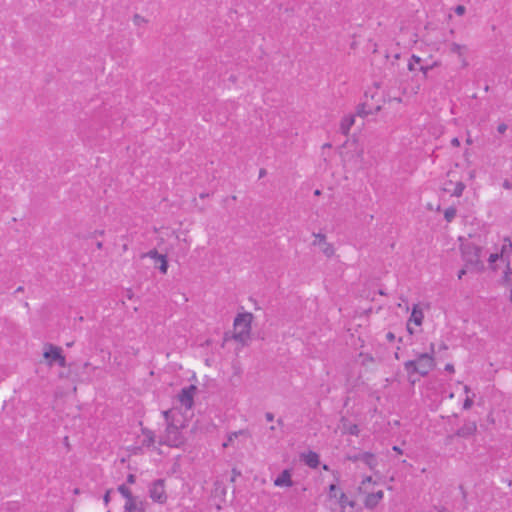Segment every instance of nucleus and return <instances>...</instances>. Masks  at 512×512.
<instances>
[{
    "label": "nucleus",
    "instance_id": "obj_13",
    "mask_svg": "<svg viewBox=\"0 0 512 512\" xmlns=\"http://www.w3.org/2000/svg\"><path fill=\"white\" fill-rule=\"evenodd\" d=\"M141 431H142V435L144 437L143 440L141 441L142 446H145V447L153 446L156 442L155 433L148 428H142Z\"/></svg>",
    "mask_w": 512,
    "mask_h": 512
},
{
    "label": "nucleus",
    "instance_id": "obj_43",
    "mask_svg": "<svg viewBox=\"0 0 512 512\" xmlns=\"http://www.w3.org/2000/svg\"><path fill=\"white\" fill-rule=\"evenodd\" d=\"M445 370L452 373V372H454V366L452 364L448 363L445 365Z\"/></svg>",
    "mask_w": 512,
    "mask_h": 512
},
{
    "label": "nucleus",
    "instance_id": "obj_55",
    "mask_svg": "<svg viewBox=\"0 0 512 512\" xmlns=\"http://www.w3.org/2000/svg\"><path fill=\"white\" fill-rule=\"evenodd\" d=\"M362 154H363V151L361 150V151L358 153V157H359V158H362Z\"/></svg>",
    "mask_w": 512,
    "mask_h": 512
},
{
    "label": "nucleus",
    "instance_id": "obj_4",
    "mask_svg": "<svg viewBox=\"0 0 512 512\" xmlns=\"http://www.w3.org/2000/svg\"><path fill=\"white\" fill-rule=\"evenodd\" d=\"M43 356L46 360H48V365L50 366H52L53 363H57L62 368L67 366L66 359L62 355V350L58 346L47 344L45 346Z\"/></svg>",
    "mask_w": 512,
    "mask_h": 512
},
{
    "label": "nucleus",
    "instance_id": "obj_30",
    "mask_svg": "<svg viewBox=\"0 0 512 512\" xmlns=\"http://www.w3.org/2000/svg\"><path fill=\"white\" fill-rule=\"evenodd\" d=\"M159 262H160L159 270L161 271V273H163V274L167 273V269H168L167 259L164 258Z\"/></svg>",
    "mask_w": 512,
    "mask_h": 512
},
{
    "label": "nucleus",
    "instance_id": "obj_22",
    "mask_svg": "<svg viewBox=\"0 0 512 512\" xmlns=\"http://www.w3.org/2000/svg\"><path fill=\"white\" fill-rule=\"evenodd\" d=\"M149 257L151 259H154L155 261L159 262L162 259L166 258L165 255L158 253L156 249H152L149 252L142 255V258Z\"/></svg>",
    "mask_w": 512,
    "mask_h": 512
},
{
    "label": "nucleus",
    "instance_id": "obj_7",
    "mask_svg": "<svg viewBox=\"0 0 512 512\" xmlns=\"http://www.w3.org/2000/svg\"><path fill=\"white\" fill-rule=\"evenodd\" d=\"M348 460L351 462L361 461L365 463L371 470H374L378 465L376 456L371 452H362L348 456Z\"/></svg>",
    "mask_w": 512,
    "mask_h": 512
},
{
    "label": "nucleus",
    "instance_id": "obj_49",
    "mask_svg": "<svg viewBox=\"0 0 512 512\" xmlns=\"http://www.w3.org/2000/svg\"><path fill=\"white\" fill-rule=\"evenodd\" d=\"M464 274H465V270H460L458 273V278L461 279Z\"/></svg>",
    "mask_w": 512,
    "mask_h": 512
},
{
    "label": "nucleus",
    "instance_id": "obj_50",
    "mask_svg": "<svg viewBox=\"0 0 512 512\" xmlns=\"http://www.w3.org/2000/svg\"><path fill=\"white\" fill-rule=\"evenodd\" d=\"M393 450L398 452V453H402L401 449L398 446H394Z\"/></svg>",
    "mask_w": 512,
    "mask_h": 512
},
{
    "label": "nucleus",
    "instance_id": "obj_48",
    "mask_svg": "<svg viewBox=\"0 0 512 512\" xmlns=\"http://www.w3.org/2000/svg\"><path fill=\"white\" fill-rule=\"evenodd\" d=\"M265 174H266V170L265 169H260L259 177H263Z\"/></svg>",
    "mask_w": 512,
    "mask_h": 512
},
{
    "label": "nucleus",
    "instance_id": "obj_28",
    "mask_svg": "<svg viewBox=\"0 0 512 512\" xmlns=\"http://www.w3.org/2000/svg\"><path fill=\"white\" fill-rule=\"evenodd\" d=\"M347 432H348L350 435L358 436V435H359L360 430H359L358 425H356V424H352V425H350V426L348 427Z\"/></svg>",
    "mask_w": 512,
    "mask_h": 512
},
{
    "label": "nucleus",
    "instance_id": "obj_18",
    "mask_svg": "<svg viewBox=\"0 0 512 512\" xmlns=\"http://www.w3.org/2000/svg\"><path fill=\"white\" fill-rule=\"evenodd\" d=\"M239 435H247L248 436V432L246 430H239V431L230 433L227 436V440L222 444L223 448H227L229 446H234V441H235V439L238 438Z\"/></svg>",
    "mask_w": 512,
    "mask_h": 512
},
{
    "label": "nucleus",
    "instance_id": "obj_60",
    "mask_svg": "<svg viewBox=\"0 0 512 512\" xmlns=\"http://www.w3.org/2000/svg\"><path fill=\"white\" fill-rule=\"evenodd\" d=\"M395 358L398 359L399 358V354L396 352L395 353Z\"/></svg>",
    "mask_w": 512,
    "mask_h": 512
},
{
    "label": "nucleus",
    "instance_id": "obj_25",
    "mask_svg": "<svg viewBox=\"0 0 512 512\" xmlns=\"http://www.w3.org/2000/svg\"><path fill=\"white\" fill-rule=\"evenodd\" d=\"M455 216H456V208L453 206L448 207L444 211V218L446 219L447 222H451L455 218Z\"/></svg>",
    "mask_w": 512,
    "mask_h": 512
},
{
    "label": "nucleus",
    "instance_id": "obj_51",
    "mask_svg": "<svg viewBox=\"0 0 512 512\" xmlns=\"http://www.w3.org/2000/svg\"><path fill=\"white\" fill-rule=\"evenodd\" d=\"M21 291H23V287H21V286H20V287H18V288L16 289L15 293H17V292H21Z\"/></svg>",
    "mask_w": 512,
    "mask_h": 512
},
{
    "label": "nucleus",
    "instance_id": "obj_53",
    "mask_svg": "<svg viewBox=\"0 0 512 512\" xmlns=\"http://www.w3.org/2000/svg\"><path fill=\"white\" fill-rule=\"evenodd\" d=\"M464 391H465L466 393H468V392L470 391V388L466 385V386L464 387Z\"/></svg>",
    "mask_w": 512,
    "mask_h": 512
},
{
    "label": "nucleus",
    "instance_id": "obj_45",
    "mask_svg": "<svg viewBox=\"0 0 512 512\" xmlns=\"http://www.w3.org/2000/svg\"><path fill=\"white\" fill-rule=\"evenodd\" d=\"M386 338L389 340V341H393L395 339V335L392 333V332H388L386 334Z\"/></svg>",
    "mask_w": 512,
    "mask_h": 512
},
{
    "label": "nucleus",
    "instance_id": "obj_21",
    "mask_svg": "<svg viewBox=\"0 0 512 512\" xmlns=\"http://www.w3.org/2000/svg\"><path fill=\"white\" fill-rule=\"evenodd\" d=\"M438 65H439V62H437V61H434L430 65H420L419 71L422 73L423 79H427L429 71L432 70L433 68L437 67Z\"/></svg>",
    "mask_w": 512,
    "mask_h": 512
},
{
    "label": "nucleus",
    "instance_id": "obj_6",
    "mask_svg": "<svg viewBox=\"0 0 512 512\" xmlns=\"http://www.w3.org/2000/svg\"><path fill=\"white\" fill-rule=\"evenodd\" d=\"M196 390L197 388L195 385H189L187 387H184L178 394L179 402L186 409L192 408L194 404V395L196 393Z\"/></svg>",
    "mask_w": 512,
    "mask_h": 512
},
{
    "label": "nucleus",
    "instance_id": "obj_31",
    "mask_svg": "<svg viewBox=\"0 0 512 512\" xmlns=\"http://www.w3.org/2000/svg\"><path fill=\"white\" fill-rule=\"evenodd\" d=\"M454 11L458 16H462L465 14L466 8L463 5H458L455 7Z\"/></svg>",
    "mask_w": 512,
    "mask_h": 512
},
{
    "label": "nucleus",
    "instance_id": "obj_32",
    "mask_svg": "<svg viewBox=\"0 0 512 512\" xmlns=\"http://www.w3.org/2000/svg\"><path fill=\"white\" fill-rule=\"evenodd\" d=\"M473 405V400L470 398V397H467L465 400H464V403H463V408L468 410L472 407Z\"/></svg>",
    "mask_w": 512,
    "mask_h": 512
},
{
    "label": "nucleus",
    "instance_id": "obj_57",
    "mask_svg": "<svg viewBox=\"0 0 512 512\" xmlns=\"http://www.w3.org/2000/svg\"><path fill=\"white\" fill-rule=\"evenodd\" d=\"M452 438H453V435H449V436L447 437V440H452Z\"/></svg>",
    "mask_w": 512,
    "mask_h": 512
},
{
    "label": "nucleus",
    "instance_id": "obj_29",
    "mask_svg": "<svg viewBox=\"0 0 512 512\" xmlns=\"http://www.w3.org/2000/svg\"><path fill=\"white\" fill-rule=\"evenodd\" d=\"M133 21H134V24L137 25V26H141V25H143V24H145L147 22V20L145 18H143L142 16H140L138 14H136L134 16Z\"/></svg>",
    "mask_w": 512,
    "mask_h": 512
},
{
    "label": "nucleus",
    "instance_id": "obj_41",
    "mask_svg": "<svg viewBox=\"0 0 512 512\" xmlns=\"http://www.w3.org/2000/svg\"><path fill=\"white\" fill-rule=\"evenodd\" d=\"M451 145H452V146H454V147H459V146H460V141H459V139H458V138H456V137H455V138H453V139L451 140Z\"/></svg>",
    "mask_w": 512,
    "mask_h": 512
},
{
    "label": "nucleus",
    "instance_id": "obj_44",
    "mask_svg": "<svg viewBox=\"0 0 512 512\" xmlns=\"http://www.w3.org/2000/svg\"><path fill=\"white\" fill-rule=\"evenodd\" d=\"M503 188L506 189V190H510V189H512V186L509 183V181L505 180L504 183H503Z\"/></svg>",
    "mask_w": 512,
    "mask_h": 512
},
{
    "label": "nucleus",
    "instance_id": "obj_5",
    "mask_svg": "<svg viewBox=\"0 0 512 512\" xmlns=\"http://www.w3.org/2000/svg\"><path fill=\"white\" fill-rule=\"evenodd\" d=\"M149 496L154 502L159 504L166 503L167 494L163 479H157L149 486Z\"/></svg>",
    "mask_w": 512,
    "mask_h": 512
},
{
    "label": "nucleus",
    "instance_id": "obj_63",
    "mask_svg": "<svg viewBox=\"0 0 512 512\" xmlns=\"http://www.w3.org/2000/svg\"><path fill=\"white\" fill-rule=\"evenodd\" d=\"M444 512H449V511L445 510Z\"/></svg>",
    "mask_w": 512,
    "mask_h": 512
},
{
    "label": "nucleus",
    "instance_id": "obj_3",
    "mask_svg": "<svg viewBox=\"0 0 512 512\" xmlns=\"http://www.w3.org/2000/svg\"><path fill=\"white\" fill-rule=\"evenodd\" d=\"M253 315L252 313L245 312L238 314L234 319V336L233 338L245 344L250 338L251 333V323H252Z\"/></svg>",
    "mask_w": 512,
    "mask_h": 512
},
{
    "label": "nucleus",
    "instance_id": "obj_11",
    "mask_svg": "<svg viewBox=\"0 0 512 512\" xmlns=\"http://www.w3.org/2000/svg\"><path fill=\"white\" fill-rule=\"evenodd\" d=\"M383 497L384 493L382 490H379L374 493H369L364 500V505L366 508L373 509L379 504Z\"/></svg>",
    "mask_w": 512,
    "mask_h": 512
},
{
    "label": "nucleus",
    "instance_id": "obj_42",
    "mask_svg": "<svg viewBox=\"0 0 512 512\" xmlns=\"http://www.w3.org/2000/svg\"><path fill=\"white\" fill-rule=\"evenodd\" d=\"M408 70L409 71H415L416 70V67H415V63H413L412 61L409 60L408 62Z\"/></svg>",
    "mask_w": 512,
    "mask_h": 512
},
{
    "label": "nucleus",
    "instance_id": "obj_23",
    "mask_svg": "<svg viewBox=\"0 0 512 512\" xmlns=\"http://www.w3.org/2000/svg\"><path fill=\"white\" fill-rule=\"evenodd\" d=\"M371 112H372L371 108H368L366 103H362L357 106L356 113L360 117H365V116L371 114Z\"/></svg>",
    "mask_w": 512,
    "mask_h": 512
},
{
    "label": "nucleus",
    "instance_id": "obj_52",
    "mask_svg": "<svg viewBox=\"0 0 512 512\" xmlns=\"http://www.w3.org/2000/svg\"><path fill=\"white\" fill-rule=\"evenodd\" d=\"M96 246H97V248H98V249H101V248H102V243H101V242H98V243L96 244Z\"/></svg>",
    "mask_w": 512,
    "mask_h": 512
},
{
    "label": "nucleus",
    "instance_id": "obj_19",
    "mask_svg": "<svg viewBox=\"0 0 512 512\" xmlns=\"http://www.w3.org/2000/svg\"><path fill=\"white\" fill-rule=\"evenodd\" d=\"M336 499H337V502H338L339 506L342 509H345L346 507L353 508L354 505H355L354 501L349 500L347 495L344 492H340L339 493V497L336 498Z\"/></svg>",
    "mask_w": 512,
    "mask_h": 512
},
{
    "label": "nucleus",
    "instance_id": "obj_33",
    "mask_svg": "<svg viewBox=\"0 0 512 512\" xmlns=\"http://www.w3.org/2000/svg\"><path fill=\"white\" fill-rule=\"evenodd\" d=\"M502 255L498 254V253H492L490 256H489V263H495Z\"/></svg>",
    "mask_w": 512,
    "mask_h": 512
},
{
    "label": "nucleus",
    "instance_id": "obj_2",
    "mask_svg": "<svg viewBox=\"0 0 512 512\" xmlns=\"http://www.w3.org/2000/svg\"><path fill=\"white\" fill-rule=\"evenodd\" d=\"M435 366V361L432 353H419L416 354L415 360H409L404 363V369L409 376L418 373L421 376H426Z\"/></svg>",
    "mask_w": 512,
    "mask_h": 512
},
{
    "label": "nucleus",
    "instance_id": "obj_38",
    "mask_svg": "<svg viewBox=\"0 0 512 512\" xmlns=\"http://www.w3.org/2000/svg\"><path fill=\"white\" fill-rule=\"evenodd\" d=\"M372 482V477L371 476H367L365 477L362 482H361V487H360V490L362 489V487H364L366 485V483H371Z\"/></svg>",
    "mask_w": 512,
    "mask_h": 512
},
{
    "label": "nucleus",
    "instance_id": "obj_35",
    "mask_svg": "<svg viewBox=\"0 0 512 512\" xmlns=\"http://www.w3.org/2000/svg\"><path fill=\"white\" fill-rule=\"evenodd\" d=\"M505 244L503 245L502 247V253L504 251H506L507 248L511 249L512 248V242L510 241V239H505Z\"/></svg>",
    "mask_w": 512,
    "mask_h": 512
},
{
    "label": "nucleus",
    "instance_id": "obj_15",
    "mask_svg": "<svg viewBox=\"0 0 512 512\" xmlns=\"http://www.w3.org/2000/svg\"><path fill=\"white\" fill-rule=\"evenodd\" d=\"M117 490L126 500L124 505H128L129 503H134L139 500L137 497L133 496L131 490L125 484L119 485Z\"/></svg>",
    "mask_w": 512,
    "mask_h": 512
},
{
    "label": "nucleus",
    "instance_id": "obj_61",
    "mask_svg": "<svg viewBox=\"0 0 512 512\" xmlns=\"http://www.w3.org/2000/svg\"><path fill=\"white\" fill-rule=\"evenodd\" d=\"M510 300L512 302V288H511V293H510Z\"/></svg>",
    "mask_w": 512,
    "mask_h": 512
},
{
    "label": "nucleus",
    "instance_id": "obj_14",
    "mask_svg": "<svg viewBox=\"0 0 512 512\" xmlns=\"http://www.w3.org/2000/svg\"><path fill=\"white\" fill-rule=\"evenodd\" d=\"M355 123V116L350 114V115H347L345 117H343V119L341 120V123H340V131L342 134L344 135H348L351 127L354 125Z\"/></svg>",
    "mask_w": 512,
    "mask_h": 512
},
{
    "label": "nucleus",
    "instance_id": "obj_26",
    "mask_svg": "<svg viewBox=\"0 0 512 512\" xmlns=\"http://www.w3.org/2000/svg\"><path fill=\"white\" fill-rule=\"evenodd\" d=\"M340 489L335 485V484H331L329 486V497L330 498H338L339 497V493H340Z\"/></svg>",
    "mask_w": 512,
    "mask_h": 512
},
{
    "label": "nucleus",
    "instance_id": "obj_58",
    "mask_svg": "<svg viewBox=\"0 0 512 512\" xmlns=\"http://www.w3.org/2000/svg\"><path fill=\"white\" fill-rule=\"evenodd\" d=\"M275 429H276V427H275V426H271V427H270V430H271V431H274Z\"/></svg>",
    "mask_w": 512,
    "mask_h": 512
},
{
    "label": "nucleus",
    "instance_id": "obj_46",
    "mask_svg": "<svg viewBox=\"0 0 512 512\" xmlns=\"http://www.w3.org/2000/svg\"><path fill=\"white\" fill-rule=\"evenodd\" d=\"M463 189L464 185L462 183H458L455 192H462Z\"/></svg>",
    "mask_w": 512,
    "mask_h": 512
},
{
    "label": "nucleus",
    "instance_id": "obj_36",
    "mask_svg": "<svg viewBox=\"0 0 512 512\" xmlns=\"http://www.w3.org/2000/svg\"><path fill=\"white\" fill-rule=\"evenodd\" d=\"M410 61H412L415 64H420L422 62V59L417 55H412L410 58Z\"/></svg>",
    "mask_w": 512,
    "mask_h": 512
},
{
    "label": "nucleus",
    "instance_id": "obj_9",
    "mask_svg": "<svg viewBox=\"0 0 512 512\" xmlns=\"http://www.w3.org/2000/svg\"><path fill=\"white\" fill-rule=\"evenodd\" d=\"M462 253H463L464 259L467 262L475 263V264L479 262V254H480L479 247L472 245V244L465 245L462 248Z\"/></svg>",
    "mask_w": 512,
    "mask_h": 512
},
{
    "label": "nucleus",
    "instance_id": "obj_62",
    "mask_svg": "<svg viewBox=\"0 0 512 512\" xmlns=\"http://www.w3.org/2000/svg\"><path fill=\"white\" fill-rule=\"evenodd\" d=\"M408 331H409V333H411V334L413 333L409 326H408Z\"/></svg>",
    "mask_w": 512,
    "mask_h": 512
},
{
    "label": "nucleus",
    "instance_id": "obj_16",
    "mask_svg": "<svg viewBox=\"0 0 512 512\" xmlns=\"http://www.w3.org/2000/svg\"><path fill=\"white\" fill-rule=\"evenodd\" d=\"M147 505V503L138 500L134 503L124 505V512H146Z\"/></svg>",
    "mask_w": 512,
    "mask_h": 512
},
{
    "label": "nucleus",
    "instance_id": "obj_1",
    "mask_svg": "<svg viewBox=\"0 0 512 512\" xmlns=\"http://www.w3.org/2000/svg\"><path fill=\"white\" fill-rule=\"evenodd\" d=\"M162 415L166 422V428L159 437V445L179 448L185 443L182 430L186 427V423L183 416L175 409L165 410Z\"/></svg>",
    "mask_w": 512,
    "mask_h": 512
},
{
    "label": "nucleus",
    "instance_id": "obj_8",
    "mask_svg": "<svg viewBox=\"0 0 512 512\" xmlns=\"http://www.w3.org/2000/svg\"><path fill=\"white\" fill-rule=\"evenodd\" d=\"M313 236L315 239L312 244L314 246H319L326 257H332L335 250L333 245L326 241V236L322 233H314Z\"/></svg>",
    "mask_w": 512,
    "mask_h": 512
},
{
    "label": "nucleus",
    "instance_id": "obj_39",
    "mask_svg": "<svg viewBox=\"0 0 512 512\" xmlns=\"http://www.w3.org/2000/svg\"><path fill=\"white\" fill-rule=\"evenodd\" d=\"M135 481H136V477H135V475H134V474H129V475L127 476V483H129V484H133V483H135Z\"/></svg>",
    "mask_w": 512,
    "mask_h": 512
},
{
    "label": "nucleus",
    "instance_id": "obj_27",
    "mask_svg": "<svg viewBox=\"0 0 512 512\" xmlns=\"http://www.w3.org/2000/svg\"><path fill=\"white\" fill-rule=\"evenodd\" d=\"M511 273H512V271H511L510 265H509V263H507L506 269H505V271L503 273V276H502L503 283L508 284L510 282V275H511Z\"/></svg>",
    "mask_w": 512,
    "mask_h": 512
},
{
    "label": "nucleus",
    "instance_id": "obj_10",
    "mask_svg": "<svg viewBox=\"0 0 512 512\" xmlns=\"http://www.w3.org/2000/svg\"><path fill=\"white\" fill-rule=\"evenodd\" d=\"M477 431V424L475 421H466L455 433L456 436L468 438L474 435Z\"/></svg>",
    "mask_w": 512,
    "mask_h": 512
},
{
    "label": "nucleus",
    "instance_id": "obj_54",
    "mask_svg": "<svg viewBox=\"0 0 512 512\" xmlns=\"http://www.w3.org/2000/svg\"><path fill=\"white\" fill-rule=\"evenodd\" d=\"M79 493H80L79 489H78V488H75V489H74V494H79Z\"/></svg>",
    "mask_w": 512,
    "mask_h": 512
},
{
    "label": "nucleus",
    "instance_id": "obj_40",
    "mask_svg": "<svg viewBox=\"0 0 512 512\" xmlns=\"http://www.w3.org/2000/svg\"><path fill=\"white\" fill-rule=\"evenodd\" d=\"M265 418H266V420H267L268 422H272V421L274 420V414H273V413H271V412H267V413L265 414Z\"/></svg>",
    "mask_w": 512,
    "mask_h": 512
},
{
    "label": "nucleus",
    "instance_id": "obj_37",
    "mask_svg": "<svg viewBox=\"0 0 512 512\" xmlns=\"http://www.w3.org/2000/svg\"><path fill=\"white\" fill-rule=\"evenodd\" d=\"M112 490H107L104 497H103V500H104V503L107 505L109 502H110V494H111Z\"/></svg>",
    "mask_w": 512,
    "mask_h": 512
},
{
    "label": "nucleus",
    "instance_id": "obj_24",
    "mask_svg": "<svg viewBox=\"0 0 512 512\" xmlns=\"http://www.w3.org/2000/svg\"><path fill=\"white\" fill-rule=\"evenodd\" d=\"M465 47L458 44V43H452L450 45V51L454 54H457L460 58L463 57V51H464Z\"/></svg>",
    "mask_w": 512,
    "mask_h": 512
},
{
    "label": "nucleus",
    "instance_id": "obj_20",
    "mask_svg": "<svg viewBox=\"0 0 512 512\" xmlns=\"http://www.w3.org/2000/svg\"><path fill=\"white\" fill-rule=\"evenodd\" d=\"M423 318V312L420 309H417V307H414L410 317V321H413L416 325L419 326L422 324Z\"/></svg>",
    "mask_w": 512,
    "mask_h": 512
},
{
    "label": "nucleus",
    "instance_id": "obj_17",
    "mask_svg": "<svg viewBox=\"0 0 512 512\" xmlns=\"http://www.w3.org/2000/svg\"><path fill=\"white\" fill-rule=\"evenodd\" d=\"M304 462L311 468H316L319 465V455L315 452L310 451L304 455Z\"/></svg>",
    "mask_w": 512,
    "mask_h": 512
},
{
    "label": "nucleus",
    "instance_id": "obj_47",
    "mask_svg": "<svg viewBox=\"0 0 512 512\" xmlns=\"http://www.w3.org/2000/svg\"><path fill=\"white\" fill-rule=\"evenodd\" d=\"M277 424H278V426H279V427H283V426H284V421H283V419L279 418V419L277 420Z\"/></svg>",
    "mask_w": 512,
    "mask_h": 512
},
{
    "label": "nucleus",
    "instance_id": "obj_56",
    "mask_svg": "<svg viewBox=\"0 0 512 512\" xmlns=\"http://www.w3.org/2000/svg\"><path fill=\"white\" fill-rule=\"evenodd\" d=\"M208 195H209V194H204V193H201V194H200L201 198H204V197H206V196H208Z\"/></svg>",
    "mask_w": 512,
    "mask_h": 512
},
{
    "label": "nucleus",
    "instance_id": "obj_34",
    "mask_svg": "<svg viewBox=\"0 0 512 512\" xmlns=\"http://www.w3.org/2000/svg\"><path fill=\"white\" fill-rule=\"evenodd\" d=\"M507 125L505 123H500L498 126H497V131L498 133L500 134H504L507 130Z\"/></svg>",
    "mask_w": 512,
    "mask_h": 512
},
{
    "label": "nucleus",
    "instance_id": "obj_59",
    "mask_svg": "<svg viewBox=\"0 0 512 512\" xmlns=\"http://www.w3.org/2000/svg\"><path fill=\"white\" fill-rule=\"evenodd\" d=\"M419 90V85L417 86L416 90H414V93H417Z\"/></svg>",
    "mask_w": 512,
    "mask_h": 512
},
{
    "label": "nucleus",
    "instance_id": "obj_12",
    "mask_svg": "<svg viewBox=\"0 0 512 512\" xmlns=\"http://www.w3.org/2000/svg\"><path fill=\"white\" fill-rule=\"evenodd\" d=\"M274 485L278 487H291L293 485L291 473L289 470H283L274 480Z\"/></svg>",
    "mask_w": 512,
    "mask_h": 512
}]
</instances>
